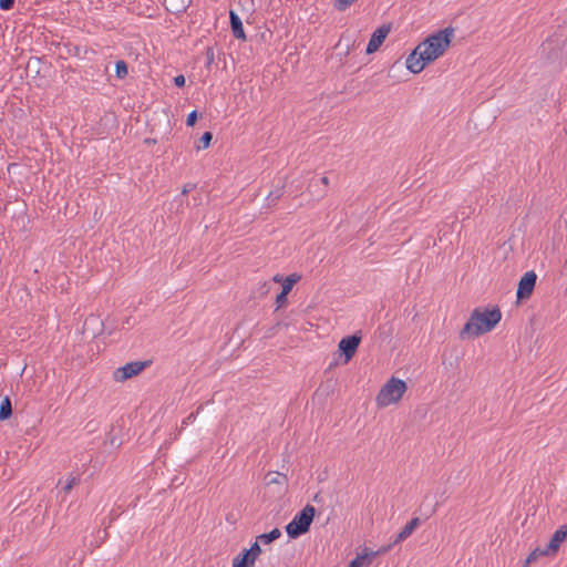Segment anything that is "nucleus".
Returning a JSON list of instances; mask_svg holds the SVG:
<instances>
[{
  "label": "nucleus",
  "mask_w": 567,
  "mask_h": 567,
  "mask_svg": "<svg viewBox=\"0 0 567 567\" xmlns=\"http://www.w3.org/2000/svg\"><path fill=\"white\" fill-rule=\"evenodd\" d=\"M454 29L452 27L439 30L430 34L424 41L419 43L406 58V69L417 74L431 62L444 54L451 44Z\"/></svg>",
  "instance_id": "f257e3e1"
},
{
  "label": "nucleus",
  "mask_w": 567,
  "mask_h": 567,
  "mask_svg": "<svg viewBox=\"0 0 567 567\" xmlns=\"http://www.w3.org/2000/svg\"><path fill=\"white\" fill-rule=\"evenodd\" d=\"M502 320V312L498 306L492 308H475L460 331V339H471L492 331Z\"/></svg>",
  "instance_id": "f03ea898"
},
{
  "label": "nucleus",
  "mask_w": 567,
  "mask_h": 567,
  "mask_svg": "<svg viewBox=\"0 0 567 567\" xmlns=\"http://www.w3.org/2000/svg\"><path fill=\"white\" fill-rule=\"evenodd\" d=\"M408 391V384L404 380L391 377L380 389L375 401L379 408H386L398 403Z\"/></svg>",
  "instance_id": "7ed1b4c3"
},
{
  "label": "nucleus",
  "mask_w": 567,
  "mask_h": 567,
  "mask_svg": "<svg viewBox=\"0 0 567 567\" xmlns=\"http://www.w3.org/2000/svg\"><path fill=\"white\" fill-rule=\"evenodd\" d=\"M316 508L312 505H306L290 523L286 525V533L290 538H298L299 536L309 532L311 523L315 518Z\"/></svg>",
  "instance_id": "20e7f679"
},
{
  "label": "nucleus",
  "mask_w": 567,
  "mask_h": 567,
  "mask_svg": "<svg viewBox=\"0 0 567 567\" xmlns=\"http://www.w3.org/2000/svg\"><path fill=\"white\" fill-rule=\"evenodd\" d=\"M354 357V333L343 338L333 353V360L329 363L326 373L339 364H347Z\"/></svg>",
  "instance_id": "39448f33"
},
{
  "label": "nucleus",
  "mask_w": 567,
  "mask_h": 567,
  "mask_svg": "<svg viewBox=\"0 0 567 567\" xmlns=\"http://www.w3.org/2000/svg\"><path fill=\"white\" fill-rule=\"evenodd\" d=\"M151 364V361H132L120 368L114 373V380L117 382H124L133 377L138 375L145 368Z\"/></svg>",
  "instance_id": "423d86ee"
},
{
  "label": "nucleus",
  "mask_w": 567,
  "mask_h": 567,
  "mask_svg": "<svg viewBox=\"0 0 567 567\" xmlns=\"http://www.w3.org/2000/svg\"><path fill=\"white\" fill-rule=\"evenodd\" d=\"M537 275L534 270L526 271L519 279L516 289V298L519 301L527 300L534 292Z\"/></svg>",
  "instance_id": "0eeeda50"
},
{
  "label": "nucleus",
  "mask_w": 567,
  "mask_h": 567,
  "mask_svg": "<svg viewBox=\"0 0 567 567\" xmlns=\"http://www.w3.org/2000/svg\"><path fill=\"white\" fill-rule=\"evenodd\" d=\"M390 31H391L390 24H382L381 27H379L371 35L370 41L365 49V53L372 54L375 51H378L379 48L384 42V40L386 39Z\"/></svg>",
  "instance_id": "6e6552de"
},
{
  "label": "nucleus",
  "mask_w": 567,
  "mask_h": 567,
  "mask_svg": "<svg viewBox=\"0 0 567 567\" xmlns=\"http://www.w3.org/2000/svg\"><path fill=\"white\" fill-rule=\"evenodd\" d=\"M567 539V525L559 526L551 535L546 551L555 556Z\"/></svg>",
  "instance_id": "1a4fd4ad"
},
{
  "label": "nucleus",
  "mask_w": 567,
  "mask_h": 567,
  "mask_svg": "<svg viewBox=\"0 0 567 567\" xmlns=\"http://www.w3.org/2000/svg\"><path fill=\"white\" fill-rule=\"evenodd\" d=\"M229 21L233 35L238 40H246V33L244 31L243 21L240 17L234 11H229Z\"/></svg>",
  "instance_id": "9d476101"
},
{
  "label": "nucleus",
  "mask_w": 567,
  "mask_h": 567,
  "mask_svg": "<svg viewBox=\"0 0 567 567\" xmlns=\"http://www.w3.org/2000/svg\"><path fill=\"white\" fill-rule=\"evenodd\" d=\"M421 525V519L419 517H413L411 520H409L404 527L400 530V533L396 535L395 539L393 540V544H399L403 540H405L408 537H410L413 532Z\"/></svg>",
  "instance_id": "9b49d317"
},
{
  "label": "nucleus",
  "mask_w": 567,
  "mask_h": 567,
  "mask_svg": "<svg viewBox=\"0 0 567 567\" xmlns=\"http://www.w3.org/2000/svg\"><path fill=\"white\" fill-rule=\"evenodd\" d=\"M192 0H164L166 10L174 14L183 13L190 6Z\"/></svg>",
  "instance_id": "f8f14e48"
},
{
  "label": "nucleus",
  "mask_w": 567,
  "mask_h": 567,
  "mask_svg": "<svg viewBox=\"0 0 567 567\" xmlns=\"http://www.w3.org/2000/svg\"><path fill=\"white\" fill-rule=\"evenodd\" d=\"M255 561L256 558L245 548L233 559V567H254Z\"/></svg>",
  "instance_id": "ddd939ff"
},
{
  "label": "nucleus",
  "mask_w": 567,
  "mask_h": 567,
  "mask_svg": "<svg viewBox=\"0 0 567 567\" xmlns=\"http://www.w3.org/2000/svg\"><path fill=\"white\" fill-rule=\"evenodd\" d=\"M378 553L364 547L361 553H357V567H369Z\"/></svg>",
  "instance_id": "4468645a"
},
{
  "label": "nucleus",
  "mask_w": 567,
  "mask_h": 567,
  "mask_svg": "<svg viewBox=\"0 0 567 567\" xmlns=\"http://www.w3.org/2000/svg\"><path fill=\"white\" fill-rule=\"evenodd\" d=\"M265 480L268 485L278 484V485L287 486V484H288L287 475L284 473H280V472H269L266 474Z\"/></svg>",
  "instance_id": "2eb2a0df"
},
{
  "label": "nucleus",
  "mask_w": 567,
  "mask_h": 567,
  "mask_svg": "<svg viewBox=\"0 0 567 567\" xmlns=\"http://www.w3.org/2000/svg\"><path fill=\"white\" fill-rule=\"evenodd\" d=\"M281 536V530L277 527L271 529L268 533H264L257 536V540H259L262 545L271 544L277 540Z\"/></svg>",
  "instance_id": "dca6fc26"
},
{
  "label": "nucleus",
  "mask_w": 567,
  "mask_h": 567,
  "mask_svg": "<svg viewBox=\"0 0 567 567\" xmlns=\"http://www.w3.org/2000/svg\"><path fill=\"white\" fill-rule=\"evenodd\" d=\"M12 403L9 396H4L0 403V421H6L12 416Z\"/></svg>",
  "instance_id": "f3484780"
},
{
  "label": "nucleus",
  "mask_w": 567,
  "mask_h": 567,
  "mask_svg": "<svg viewBox=\"0 0 567 567\" xmlns=\"http://www.w3.org/2000/svg\"><path fill=\"white\" fill-rule=\"evenodd\" d=\"M540 556H553V555L546 551V547L545 548L537 547L529 553V555L523 561L522 567H529L530 564L534 563Z\"/></svg>",
  "instance_id": "a211bd4d"
},
{
  "label": "nucleus",
  "mask_w": 567,
  "mask_h": 567,
  "mask_svg": "<svg viewBox=\"0 0 567 567\" xmlns=\"http://www.w3.org/2000/svg\"><path fill=\"white\" fill-rule=\"evenodd\" d=\"M301 279V275L297 274V272H293V274H290L289 276L285 277V279L282 280V288L281 290L284 291V293H289L293 286Z\"/></svg>",
  "instance_id": "6ab92c4d"
},
{
  "label": "nucleus",
  "mask_w": 567,
  "mask_h": 567,
  "mask_svg": "<svg viewBox=\"0 0 567 567\" xmlns=\"http://www.w3.org/2000/svg\"><path fill=\"white\" fill-rule=\"evenodd\" d=\"M308 190L310 195L316 199L322 198L327 193V189L322 188L321 185H318V183L313 181L309 183Z\"/></svg>",
  "instance_id": "aec40b11"
},
{
  "label": "nucleus",
  "mask_w": 567,
  "mask_h": 567,
  "mask_svg": "<svg viewBox=\"0 0 567 567\" xmlns=\"http://www.w3.org/2000/svg\"><path fill=\"white\" fill-rule=\"evenodd\" d=\"M350 37L349 35H342L339 40V42L336 45V50L338 51V54L342 53H349L350 50Z\"/></svg>",
  "instance_id": "412c9836"
},
{
  "label": "nucleus",
  "mask_w": 567,
  "mask_h": 567,
  "mask_svg": "<svg viewBox=\"0 0 567 567\" xmlns=\"http://www.w3.org/2000/svg\"><path fill=\"white\" fill-rule=\"evenodd\" d=\"M284 194H285V186L284 185H280V186L276 187L274 190H270L268 196H267V200H268L269 205L276 204V202L278 199H280Z\"/></svg>",
  "instance_id": "4be33fe9"
},
{
  "label": "nucleus",
  "mask_w": 567,
  "mask_h": 567,
  "mask_svg": "<svg viewBox=\"0 0 567 567\" xmlns=\"http://www.w3.org/2000/svg\"><path fill=\"white\" fill-rule=\"evenodd\" d=\"M212 140H213V133L212 132H205L200 138L198 140V144L196 145V150L197 151H200V150H206L209 147L210 143H212Z\"/></svg>",
  "instance_id": "5701e85b"
},
{
  "label": "nucleus",
  "mask_w": 567,
  "mask_h": 567,
  "mask_svg": "<svg viewBox=\"0 0 567 567\" xmlns=\"http://www.w3.org/2000/svg\"><path fill=\"white\" fill-rule=\"evenodd\" d=\"M128 73L127 63L124 60H118L115 63V74L118 79H124Z\"/></svg>",
  "instance_id": "b1692460"
},
{
  "label": "nucleus",
  "mask_w": 567,
  "mask_h": 567,
  "mask_svg": "<svg viewBox=\"0 0 567 567\" xmlns=\"http://www.w3.org/2000/svg\"><path fill=\"white\" fill-rule=\"evenodd\" d=\"M206 63L205 66L209 70L215 61V51L213 47H207L205 50Z\"/></svg>",
  "instance_id": "393cba45"
},
{
  "label": "nucleus",
  "mask_w": 567,
  "mask_h": 567,
  "mask_svg": "<svg viewBox=\"0 0 567 567\" xmlns=\"http://www.w3.org/2000/svg\"><path fill=\"white\" fill-rule=\"evenodd\" d=\"M80 482H81L80 476H72V477L69 480V482L65 484V486L63 487V492H64L65 494H69V493L72 491V488H73L74 486H76V485H79V484H80Z\"/></svg>",
  "instance_id": "a878e982"
},
{
  "label": "nucleus",
  "mask_w": 567,
  "mask_h": 567,
  "mask_svg": "<svg viewBox=\"0 0 567 567\" xmlns=\"http://www.w3.org/2000/svg\"><path fill=\"white\" fill-rule=\"evenodd\" d=\"M260 542L259 540H255L251 546L249 548H247V550H249V553L251 554V556H254L256 559L258 558V556L262 553V549L260 547Z\"/></svg>",
  "instance_id": "bb28decb"
},
{
  "label": "nucleus",
  "mask_w": 567,
  "mask_h": 567,
  "mask_svg": "<svg viewBox=\"0 0 567 567\" xmlns=\"http://www.w3.org/2000/svg\"><path fill=\"white\" fill-rule=\"evenodd\" d=\"M288 295L289 293H284L282 290L277 295V297H276L277 308L276 309H280L284 306H286V303L288 302Z\"/></svg>",
  "instance_id": "cd10ccee"
},
{
  "label": "nucleus",
  "mask_w": 567,
  "mask_h": 567,
  "mask_svg": "<svg viewBox=\"0 0 567 567\" xmlns=\"http://www.w3.org/2000/svg\"><path fill=\"white\" fill-rule=\"evenodd\" d=\"M200 116V114L195 110V111H192L188 115H187V118H186V125L187 126H194L198 120V117Z\"/></svg>",
  "instance_id": "c85d7f7f"
},
{
  "label": "nucleus",
  "mask_w": 567,
  "mask_h": 567,
  "mask_svg": "<svg viewBox=\"0 0 567 567\" xmlns=\"http://www.w3.org/2000/svg\"><path fill=\"white\" fill-rule=\"evenodd\" d=\"M354 0H336L334 7L339 11L346 10Z\"/></svg>",
  "instance_id": "c756f323"
},
{
  "label": "nucleus",
  "mask_w": 567,
  "mask_h": 567,
  "mask_svg": "<svg viewBox=\"0 0 567 567\" xmlns=\"http://www.w3.org/2000/svg\"><path fill=\"white\" fill-rule=\"evenodd\" d=\"M14 6V0H0V9L8 11Z\"/></svg>",
  "instance_id": "7c9ffc66"
},
{
  "label": "nucleus",
  "mask_w": 567,
  "mask_h": 567,
  "mask_svg": "<svg viewBox=\"0 0 567 567\" xmlns=\"http://www.w3.org/2000/svg\"><path fill=\"white\" fill-rule=\"evenodd\" d=\"M185 76L183 74H179L177 76L174 78V84L177 86V87H183L185 85Z\"/></svg>",
  "instance_id": "2f4dec72"
},
{
  "label": "nucleus",
  "mask_w": 567,
  "mask_h": 567,
  "mask_svg": "<svg viewBox=\"0 0 567 567\" xmlns=\"http://www.w3.org/2000/svg\"><path fill=\"white\" fill-rule=\"evenodd\" d=\"M446 237H447V231H446V233H444L442 236H440V237H439V241H440V244H441V245H443V246H444V248H447V246H449V245H452V244H453V243H452V240H449V243H447V244H446V243H444V241L447 239Z\"/></svg>",
  "instance_id": "473e14b6"
},
{
  "label": "nucleus",
  "mask_w": 567,
  "mask_h": 567,
  "mask_svg": "<svg viewBox=\"0 0 567 567\" xmlns=\"http://www.w3.org/2000/svg\"><path fill=\"white\" fill-rule=\"evenodd\" d=\"M318 185H321L322 188L327 189V186L329 185V178L327 176H322L320 179L316 181Z\"/></svg>",
  "instance_id": "72a5a7b5"
},
{
  "label": "nucleus",
  "mask_w": 567,
  "mask_h": 567,
  "mask_svg": "<svg viewBox=\"0 0 567 567\" xmlns=\"http://www.w3.org/2000/svg\"><path fill=\"white\" fill-rule=\"evenodd\" d=\"M392 545H394V544L392 543L386 546H382L378 550H375L378 553V556L388 553L389 549L392 547Z\"/></svg>",
  "instance_id": "f704fd0d"
},
{
  "label": "nucleus",
  "mask_w": 567,
  "mask_h": 567,
  "mask_svg": "<svg viewBox=\"0 0 567 567\" xmlns=\"http://www.w3.org/2000/svg\"><path fill=\"white\" fill-rule=\"evenodd\" d=\"M195 188V184H186L182 190V194L185 195L187 193H189L190 190H193Z\"/></svg>",
  "instance_id": "c9c22d12"
},
{
  "label": "nucleus",
  "mask_w": 567,
  "mask_h": 567,
  "mask_svg": "<svg viewBox=\"0 0 567 567\" xmlns=\"http://www.w3.org/2000/svg\"><path fill=\"white\" fill-rule=\"evenodd\" d=\"M330 382H331V380H328V381H327V384H321V385H320V388L318 389L317 393H318L319 391H327V392H328V391L330 390V388L332 386V385L330 384Z\"/></svg>",
  "instance_id": "e433bc0d"
},
{
  "label": "nucleus",
  "mask_w": 567,
  "mask_h": 567,
  "mask_svg": "<svg viewBox=\"0 0 567 567\" xmlns=\"http://www.w3.org/2000/svg\"><path fill=\"white\" fill-rule=\"evenodd\" d=\"M284 279H285V278H284L281 275H279V274H277V275H275V276L272 277V280H274L275 282H280V284H282V280H284Z\"/></svg>",
  "instance_id": "4c0bfd02"
},
{
  "label": "nucleus",
  "mask_w": 567,
  "mask_h": 567,
  "mask_svg": "<svg viewBox=\"0 0 567 567\" xmlns=\"http://www.w3.org/2000/svg\"><path fill=\"white\" fill-rule=\"evenodd\" d=\"M361 339H362L361 331L357 330V348L360 346Z\"/></svg>",
  "instance_id": "58836bf2"
},
{
  "label": "nucleus",
  "mask_w": 567,
  "mask_h": 567,
  "mask_svg": "<svg viewBox=\"0 0 567 567\" xmlns=\"http://www.w3.org/2000/svg\"><path fill=\"white\" fill-rule=\"evenodd\" d=\"M347 567H355L354 558L350 559Z\"/></svg>",
  "instance_id": "ea45409f"
},
{
  "label": "nucleus",
  "mask_w": 567,
  "mask_h": 567,
  "mask_svg": "<svg viewBox=\"0 0 567 567\" xmlns=\"http://www.w3.org/2000/svg\"><path fill=\"white\" fill-rule=\"evenodd\" d=\"M90 320H92V321H96V320H97V318H95L94 316H91L90 318H87V319L85 320V323H84V324H87V322H89Z\"/></svg>",
  "instance_id": "a19ab883"
},
{
  "label": "nucleus",
  "mask_w": 567,
  "mask_h": 567,
  "mask_svg": "<svg viewBox=\"0 0 567 567\" xmlns=\"http://www.w3.org/2000/svg\"><path fill=\"white\" fill-rule=\"evenodd\" d=\"M33 63L38 64L39 63V59H34ZM31 64H32V60H30L28 62V66L27 68L29 69L31 66Z\"/></svg>",
  "instance_id": "79ce46f5"
},
{
  "label": "nucleus",
  "mask_w": 567,
  "mask_h": 567,
  "mask_svg": "<svg viewBox=\"0 0 567 567\" xmlns=\"http://www.w3.org/2000/svg\"><path fill=\"white\" fill-rule=\"evenodd\" d=\"M431 246V241L430 239L426 241V248H429Z\"/></svg>",
  "instance_id": "37998d69"
}]
</instances>
